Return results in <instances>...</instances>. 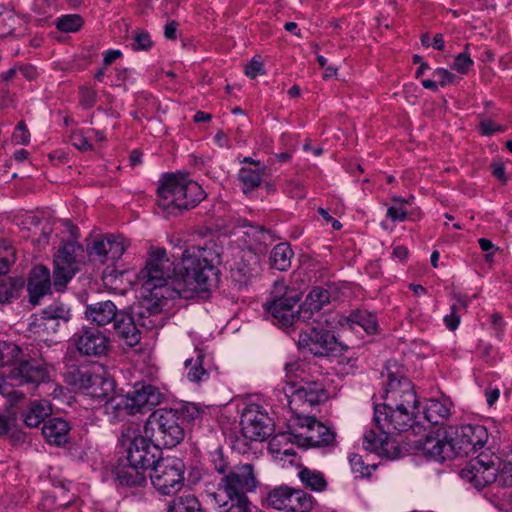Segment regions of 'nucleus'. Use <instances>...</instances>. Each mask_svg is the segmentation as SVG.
<instances>
[{
	"mask_svg": "<svg viewBox=\"0 0 512 512\" xmlns=\"http://www.w3.org/2000/svg\"><path fill=\"white\" fill-rule=\"evenodd\" d=\"M17 296L16 282L11 278L0 279V304L10 303Z\"/></svg>",
	"mask_w": 512,
	"mask_h": 512,
	"instance_id": "obj_46",
	"label": "nucleus"
},
{
	"mask_svg": "<svg viewBox=\"0 0 512 512\" xmlns=\"http://www.w3.org/2000/svg\"><path fill=\"white\" fill-rule=\"evenodd\" d=\"M285 192L295 199H303L306 196L304 184L300 179L287 181Z\"/></svg>",
	"mask_w": 512,
	"mask_h": 512,
	"instance_id": "obj_51",
	"label": "nucleus"
},
{
	"mask_svg": "<svg viewBox=\"0 0 512 512\" xmlns=\"http://www.w3.org/2000/svg\"><path fill=\"white\" fill-rule=\"evenodd\" d=\"M314 498L301 489H293L289 497L286 512H309L312 510Z\"/></svg>",
	"mask_w": 512,
	"mask_h": 512,
	"instance_id": "obj_36",
	"label": "nucleus"
},
{
	"mask_svg": "<svg viewBox=\"0 0 512 512\" xmlns=\"http://www.w3.org/2000/svg\"><path fill=\"white\" fill-rule=\"evenodd\" d=\"M80 95V103L84 108L89 109L93 107L96 103L97 93L94 89L87 86H83L80 88Z\"/></svg>",
	"mask_w": 512,
	"mask_h": 512,
	"instance_id": "obj_54",
	"label": "nucleus"
},
{
	"mask_svg": "<svg viewBox=\"0 0 512 512\" xmlns=\"http://www.w3.org/2000/svg\"><path fill=\"white\" fill-rule=\"evenodd\" d=\"M168 512H204L201 508V504L198 498L189 492L175 497L170 506Z\"/></svg>",
	"mask_w": 512,
	"mask_h": 512,
	"instance_id": "obj_35",
	"label": "nucleus"
},
{
	"mask_svg": "<svg viewBox=\"0 0 512 512\" xmlns=\"http://www.w3.org/2000/svg\"><path fill=\"white\" fill-rule=\"evenodd\" d=\"M52 409L48 401H34L23 414L24 423L28 427H38L51 414Z\"/></svg>",
	"mask_w": 512,
	"mask_h": 512,
	"instance_id": "obj_32",
	"label": "nucleus"
},
{
	"mask_svg": "<svg viewBox=\"0 0 512 512\" xmlns=\"http://www.w3.org/2000/svg\"><path fill=\"white\" fill-rule=\"evenodd\" d=\"M137 432L136 428L127 427L122 433V437L129 442L126 459L129 463L147 471L148 468H153L160 459L161 449L153 439L146 437V435H138ZM124 445H126V442H124Z\"/></svg>",
	"mask_w": 512,
	"mask_h": 512,
	"instance_id": "obj_10",
	"label": "nucleus"
},
{
	"mask_svg": "<svg viewBox=\"0 0 512 512\" xmlns=\"http://www.w3.org/2000/svg\"><path fill=\"white\" fill-rule=\"evenodd\" d=\"M294 252L288 243H279L271 251L270 265L279 271H287L291 267Z\"/></svg>",
	"mask_w": 512,
	"mask_h": 512,
	"instance_id": "obj_33",
	"label": "nucleus"
},
{
	"mask_svg": "<svg viewBox=\"0 0 512 512\" xmlns=\"http://www.w3.org/2000/svg\"><path fill=\"white\" fill-rule=\"evenodd\" d=\"M395 362H388V382L385 395V403L374 408V422L383 425L391 431L402 432L412 426L415 412L418 408V400L412 382L394 372Z\"/></svg>",
	"mask_w": 512,
	"mask_h": 512,
	"instance_id": "obj_2",
	"label": "nucleus"
},
{
	"mask_svg": "<svg viewBox=\"0 0 512 512\" xmlns=\"http://www.w3.org/2000/svg\"><path fill=\"white\" fill-rule=\"evenodd\" d=\"M127 395L136 414L150 410L164 399V395L158 387L146 383L135 384L134 390Z\"/></svg>",
	"mask_w": 512,
	"mask_h": 512,
	"instance_id": "obj_20",
	"label": "nucleus"
},
{
	"mask_svg": "<svg viewBox=\"0 0 512 512\" xmlns=\"http://www.w3.org/2000/svg\"><path fill=\"white\" fill-rule=\"evenodd\" d=\"M104 414L110 423L124 421L128 416L135 415V411L128 395L111 397L105 402Z\"/></svg>",
	"mask_w": 512,
	"mask_h": 512,
	"instance_id": "obj_25",
	"label": "nucleus"
},
{
	"mask_svg": "<svg viewBox=\"0 0 512 512\" xmlns=\"http://www.w3.org/2000/svg\"><path fill=\"white\" fill-rule=\"evenodd\" d=\"M133 316L135 317L137 327L155 329L163 326L161 309L156 303L151 307L140 306Z\"/></svg>",
	"mask_w": 512,
	"mask_h": 512,
	"instance_id": "obj_30",
	"label": "nucleus"
},
{
	"mask_svg": "<svg viewBox=\"0 0 512 512\" xmlns=\"http://www.w3.org/2000/svg\"><path fill=\"white\" fill-rule=\"evenodd\" d=\"M300 299L301 293L298 290L286 286L283 281H276L264 307L281 325L289 327L297 321L313 319L315 312L319 313L329 304L330 292L319 286L313 287L303 305L295 312L293 308Z\"/></svg>",
	"mask_w": 512,
	"mask_h": 512,
	"instance_id": "obj_3",
	"label": "nucleus"
},
{
	"mask_svg": "<svg viewBox=\"0 0 512 512\" xmlns=\"http://www.w3.org/2000/svg\"><path fill=\"white\" fill-rule=\"evenodd\" d=\"M56 28L65 33L77 32L83 25L81 16L77 14L63 15L56 19Z\"/></svg>",
	"mask_w": 512,
	"mask_h": 512,
	"instance_id": "obj_43",
	"label": "nucleus"
},
{
	"mask_svg": "<svg viewBox=\"0 0 512 512\" xmlns=\"http://www.w3.org/2000/svg\"><path fill=\"white\" fill-rule=\"evenodd\" d=\"M240 425L243 436L251 441H263L272 432L271 418L267 413L260 411L257 405L243 411Z\"/></svg>",
	"mask_w": 512,
	"mask_h": 512,
	"instance_id": "obj_17",
	"label": "nucleus"
},
{
	"mask_svg": "<svg viewBox=\"0 0 512 512\" xmlns=\"http://www.w3.org/2000/svg\"><path fill=\"white\" fill-rule=\"evenodd\" d=\"M292 488L288 486H278L270 490L266 497L267 505L280 511L286 512L291 496Z\"/></svg>",
	"mask_w": 512,
	"mask_h": 512,
	"instance_id": "obj_37",
	"label": "nucleus"
},
{
	"mask_svg": "<svg viewBox=\"0 0 512 512\" xmlns=\"http://www.w3.org/2000/svg\"><path fill=\"white\" fill-rule=\"evenodd\" d=\"M294 438L300 446L322 447L335 442V433L314 416L298 415L294 420Z\"/></svg>",
	"mask_w": 512,
	"mask_h": 512,
	"instance_id": "obj_13",
	"label": "nucleus"
},
{
	"mask_svg": "<svg viewBox=\"0 0 512 512\" xmlns=\"http://www.w3.org/2000/svg\"><path fill=\"white\" fill-rule=\"evenodd\" d=\"M474 62L466 52L460 53L454 59L452 68L460 74H467Z\"/></svg>",
	"mask_w": 512,
	"mask_h": 512,
	"instance_id": "obj_50",
	"label": "nucleus"
},
{
	"mask_svg": "<svg viewBox=\"0 0 512 512\" xmlns=\"http://www.w3.org/2000/svg\"><path fill=\"white\" fill-rule=\"evenodd\" d=\"M146 437L159 446L172 448L185 436L183 419L177 409H157L151 413L144 426Z\"/></svg>",
	"mask_w": 512,
	"mask_h": 512,
	"instance_id": "obj_8",
	"label": "nucleus"
},
{
	"mask_svg": "<svg viewBox=\"0 0 512 512\" xmlns=\"http://www.w3.org/2000/svg\"><path fill=\"white\" fill-rule=\"evenodd\" d=\"M433 77L435 78L437 84L442 87L449 83H452L455 79V75L444 68H437L433 72Z\"/></svg>",
	"mask_w": 512,
	"mask_h": 512,
	"instance_id": "obj_56",
	"label": "nucleus"
},
{
	"mask_svg": "<svg viewBox=\"0 0 512 512\" xmlns=\"http://www.w3.org/2000/svg\"><path fill=\"white\" fill-rule=\"evenodd\" d=\"M499 396L500 390L498 388L489 387L485 390L486 401L490 407L499 399Z\"/></svg>",
	"mask_w": 512,
	"mask_h": 512,
	"instance_id": "obj_62",
	"label": "nucleus"
},
{
	"mask_svg": "<svg viewBox=\"0 0 512 512\" xmlns=\"http://www.w3.org/2000/svg\"><path fill=\"white\" fill-rule=\"evenodd\" d=\"M185 464L177 457L160 458L153 466L150 479L152 485L163 495L178 492L184 482Z\"/></svg>",
	"mask_w": 512,
	"mask_h": 512,
	"instance_id": "obj_11",
	"label": "nucleus"
},
{
	"mask_svg": "<svg viewBox=\"0 0 512 512\" xmlns=\"http://www.w3.org/2000/svg\"><path fill=\"white\" fill-rule=\"evenodd\" d=\"M119 312L112 301L106 300L88 304L85 309V316L87 320L97 326H105L114 321Z\"/></svg>",
	"mask_w": 512,
	"mask_h": 512,
	"instance_id": "obj_24",
	"label": "nucleus"
},
{
	"mask_svg": "<svg viewBox=\"0 0 512 512\" xmlns=\"http://www.w3.org/2000/svg\"><path fill=\"white\" fill-rule=\"evenodd\" d=\"M257 485L253 465L238 464L220 478L217 491L211 497L219 512H249L247 493L254 491Z\"/></svg>",
	"mask_w": 512,
	"mask_h": 512,
	"instance_id": "obj_5",
	"label": "nucleus"
},
{
	"mask_svg": "<svg viewBox=\"0 0 512 512\" xmlns=\"http://www.w3.org/2000/svg\"><path fill=\"white\" fill-rule=\"evenodd\" d=\"M27 289L30 302L33 305L38 304L40 299L51 291L49 269L43 265L35 266L31 271Z\"/></svg>",
	"mask_w": 512,
	"mask_h": 512,
	"instance_id": "obj_22",
	"label": "nucleus"
},
{
	"mask_svg": "<svg viewBox=\"0 0 512 512\" xmlns=\"http://www.w3.org/2000/svg\"><path fill=\"white\" fill-rule=\"evenodd\" d=\"M297 346L303 352L324 357L337 351L340 343L330 330L313 326L300 332Z\"/></svg>",
	"mask_w": 512,
	"mask_h": 512,
	"instance_id": "obj_14",
	"label": "nucleus"
},
{
	"mask_svg": "<svg viewBox=\"0 0 512 512\" xmlns=\"http://www.w3.org/2000/svg\"><path fill=\"white\" fill-rule=\"evenodd\" d=\"M42 314L55 320L58 323H67L71 318L70 309L63 303L59 302H55L46 307Z\"/></svg>",
	"mask_w": 512,
	"mask_h": 512,
	"instance_id": "obj_42",
	"label": "nucleus"
},
{
	"mask_svg": "<svg viewBox=\"0 0 512 512\" xmlns=\"http://www.w3.org/2000/svg\"><path fill=\"white\" fill-rule=\"evenodd\" d=\"M80 246L75 242L64 243L54 258L53 285L57 291H63L67 283L74 276L77 266L76 258Z\"/></svg>",
	"mask_w": 512,
	"mask_h": 512,
	"instance_id": "obj_16",
	"label": "nucleus"
},
{
	"mask_svg": "<svg viewBox=\"0 0 512 512\" xmlns=\"http://www.w3.org/2000/svg\"><path fill=\"white\" fill-rule=\"evenodd\" d=\"M263 73V64L259 56L253 57L250 63L245 67V74L252 79Z\"/></svg>",
	"mask_w": 512,
	"mask_h": 512,
	"instance_id": "obj_55",
	"label": "nucleus"
},
{
	"mask_svg": "<svg viewBox=\"0 0 512 512\" xmlns=\"http://www.w3.org/2000/svg\"><path fill=\"white\" fill-rule=\"evenodd\" d=\"M158 207L167 215L196 207L206 197L205 191L187 175L168 174L162 178L157 189Z\"/></svg>",
	"mask_w": 512,
	"mask_h": 512,
	"instance_id": "obj_6",
	"label": "nucleus"
},
{
	"mask_svg": "<svg viewBox=\"0 0 512 512\" xmlns=\"http://www.w3.org/2000/svg\"><path fill=\"white\" fill-rule=\"evenodd\" d=\"M115 475L122 486L140 487L146 483V470L129 463L127 459L117 467Z\"/></svg>",
	"mask_w": 512,
	"mask_h": 512,
	"instance_id": "obj_26",
	"label": "nucleus"
},
{
	"mask_svg": "<svg viewBox=\"0 0 512 512\" xmlns=\"http://www.w3.org/2000/svg\"><path fill=\"white\" fill-rule=\"evenodd\" d=\"M363 447L367 451L390 460L396 459L401 453L399 443L391 431L376 423L374 428L365 432Z\"/></svg>",
	"mask_w": 512,
	"mask_h": 512,
	"instance_id": "obj_15",
	"label": "nucleus"
},
{
	"mask_svg": "<svg viewBox=\"0 0 512 512\" xmlns=\"http://www.w3.org/2000/svg\"><path fill=\"white\" fill-rule=\"evenodd\" d=\"M452 402L448 398L430 399L426 403L424 415L433 425L444 424L451 415Z\"/></svg>",
	"mask_w": 512,
	"mask_h": 512,
	"instance_id": "obj_28",
	"label": "nucleus"
},
{
	"mask_svg": "<svg viewBox=\"0 0 512 512\" xmlns=\"http://www.w3.org/2000/svg\"><path fill=\"white\" fill-rule=\"evenodd\" d=\"M16 260V252L5 239H0V274H6Z\"/></svg>",
	"mask_w": 512,
	"mask_h": 512,
	"instance_id": "obj_40",
	"label": "nucleus"
},
{
	"mask_svg": "<svg viewBox=\"0 0 512 512\" xmlns=\"http://www.w3.org/2000/svg\"><path fill=\"white\" fill-rule=\"evenodd\" d=\"M128 245V241L122 235L106 234L94 239L87 249L91 257L104 264L118 260Z\"/></svg>",
	"mask_w": 512,
	"mask_h": 512,
	"instance_id": "obj_18",
	"label": "nucleus"
},
{
	"mask_svg": "<svg viewBox=\"0 0 512 512\" xmlns=\"http://www.w3.org/2000/svg\"><path fill=\"white\" fill-rule=\"evenodd\" d=\"M196 357L185 360L186 376L190 382L200 383L208 380L209 370L205 367V354L201 350H196Z\"/></svg>",
	"mask_w": 512,
	"mask_h": 512,
	"instance_id": "obj_31",
	"label": "nucleus"
},
{
	"mask_svg": "<svg viewBox=\"0 0 512 512\" xmlns=\"http://www.w3.org/2000/svg\"><path fill=\"white\" fill-rule=\"evenodd\" d=\"M21 349L12 342H0V366L12 365L19 358Z\"/></svg>",
	"mask_w": 512,
	"mask_h": 512,
	"instance_id": "obj_44",
	"label": "nucleus"
},
{
	"mask_svg": "<svg viewBox=\"0 0 512 512\" xmlns=\"http://www.w3.org/2000/svg\"><path fill=\"white\" fill-rule=\"evenodd\" d=\"M66 381L95 399L109 397L115 388L114 380L102 366L73 367L66 374Z\"/></svg>",
	"mask_w": 512,
	"mask_h": 512,
	"instance_id": "obj_9",
	"label": "nucleus"
},
{
	"mask_svg": "<svg viewBox=\"0 0 512 512\" xmlns=\"http://www.w3.org/2000/svg\"><path fill=\"white\" fill-rule=\"evenodd\" d=\"M244 161L254 165L253 167H242L239 171L242 190L247 194L260 186L264 175V168L260 166V162H255L251 158H245Z\"/></svg>",
	"mask_w": 512,
	"mask_h": 512,
	"instance_id": "obj_29",
	"label": "nucleus"
},
{
	"mask_svg": "<svg viewBox=\"0 0 512 512\" xmlns=\"http://www.w3.org/2000/svg\"><path fill=\"white\" fill-rule=\"evenodd\" d=\"M387 218H389L393 222H403L408 217V211L405 209L404 205L396 204L390 206L387 209Z\"/></svg>",
	"mask_w": 512,
	"mask_h": 512,
	"instance_id": "obj_53",
	"label": "nucleus"
},
{
	"mask_svg": "<svg viewBox=\"0 0 512 512\" xmlns=\"http://www.w3.org/2000/svg\"><path fill=\"white\" fill-rule=\"evenodd\" d=\"M70 142L74 147L81 151H88L92 149V144L80 130L72 132L70 135Z\"/></svg>",
	"mask_w": 512,
	"mask_h": 512,
	"instance_id": "obj_52",
	"label": "nucleus"
},
{
	"mask_svg": "<svg viewBox=\"0 0 512 512\" xmlns=\"http://www.w3.org/2000/svg\"><path fill=\"white\" fill-rule=\"evenodd\" d=\"M10 378L20 385L29 383L38 385L49 378L48 366L46 363L22 361L19 366L10 371Z\"/></svg>",
	"mask_w": 512,
	"mask_h": 512,
	"instance_id": "obj_21",
	"label": "nucleus"
},
{
	"mask_svg": "<svg viewBox=\"0 0 512 512\" xmlns=\"http://www.w3.org/2000/svg\"><path fill=\"white\" fill-rule=\"evenodd\" d=\"M487 441L488 431L482 425L449 426L443 431H438L436 437L428 436L423 443V451L431 459L444 462L474 454L483 448Z\"/></svg>",
	"mask_w": 512,
	"mask_h": 512,
	"instance_id": "obj_4",
	"label": "nucleus"
},
{
	"mask_svg": "<svg viewBox=\"0 0 512 512\" xmlns=\"http://www.w3.org/2000/svg\"><path fill=\"white\" fill-rule=\"evenodd\" d=\"M219 264L220 254L214 246L188 248L177 263L166 257L164 249H157L150 253L138 278L142 288L156 299L171 297L170 290L189 298L217 285Z\"/></svg>",
	"mask_w": 512,
	"mask_h": 512,
	"instance_id": "obj_1",
	"label": "nucleus"
},
{
	"mask_svg": "<svg viewBox=\"0 0 512 512\" xmlns=\"http://www.w3.org/2000/svg\"><path fill=\"white\" fill-rule=\"evenodd\" d=\"M480 130L483 135H492L496 132H503L502 126L496 125L492 120H484L480 123Z\"/></svg>",
	"mask_w": 512,
	"mask_h": 512,
	"instance_id": "obj_57",
	"label": "nucleus"
},
{
	"mask_svg": "<svg viewBox=\"0 0 512 512\" xmlns=\"http://www.w3.org/2000/svg\"><path fill=\"white\" fill-rule=\"evenodd\" d=\"M178 23L175 21H171L165 25L164 35L167 39L173 40L176 38Z\"/></svg>",
	"mask_w": 512,
	"mask_h": 512,
	"instance_id": "obj_64",
	"label": "nucleus"
},
{
	"mask_svg": "<svg viewBox=\"0 0 512 512\" xmlns=\"http://www.w3.org/2000/svg\"><path fill=\"white\" fill-rule=\"evenodd\" d=\"M461 477L483 488L496 481L512 487V462L504 461L495 453L483 451L462 469Z\"/></svg>",
	"mask_w": 512,
	"mask_h": 512,
	"instance_id": "obj_7",
	"label": "nucleus"
},
{
	"mask_svg": "<svg viewBox=\"0 0 512 512\" xmlns=\"http://www.w3.org/2000/svg\"><path fill=\"white\" fill-rule=\"evenodd\" d=\"M179 413L184 420V417H188L190 419H196L200 416V410L193 404L184 406Z\"/></svg>",
	"mask_w": 512,
	"mask_h": 512,
	"instance_id": "obj_59",
	"label": "nucleus"
},
{
	"mask_svg": "<svg viewBox=\"0 0 512 512\" xmlns=\"http://www.w3.org/2000/svg\"><path fill=\"white\" fill-rule=\"evenodd\" d=\"M13 139L17 144L26 145L30 141V133L29 131H15Z\"/></svg>",
	"mask_w": 512,
	"mask_h": 512,
	"instance_id": "obj_63",
	"label": "nucleus"
},
{
	"mask_svg": "<svg viewBox=\"0 0 512 512\" xmlns=\"http://www.w3.org/2000/svg\"><path fill=\"white\" fill-rule=\"evenodd\" d=\"M70 426L61 418H52L46 421L42 427V434L48 443L57 446L68 442Z\"/></svg>",
	"mask_w": 512,
	"mask_h": 512,
	"instance_id": "obj_27",
	"label": "nucleus"
},
{
	"mask_svg": "<svg viewBox=\"0 0 512 512\" xmlns=\"http://www.w3.org/2000/svg\"><path fill=\"white\" fill-rule=\"evenodd\" d=\"M77 351L84 356L101 357L110 349L109 338L99 330L84 329L75 338Z\"/></svg>",
	"mask_w": 512,
	"mask_h": 512,
	"instance_id": "obj_19",
	"label": "nucleus"
},
{
	"mask_svg": "<svg viewBox=\"0 0 512 512\" xmlns=\"http://www.w3.org/2000/svg\"><path fill=\"white\" fill-rule=\"evenodd\" d=\"M466 305L467 301L461 298L458 299L457 304L452 305L450 314L444 317V323L449 330L454 331L457 329L460 323V317L456 314V311L459 307L465 308Z\"/></svg>",
	"mask_w": 512,
	"mask_h": 512,
	"instance_id": "obj_47",
	"label": "nucleus"
},
{
	"mask_svg": "<svg viewBox=\"0 0 512 512\" xmlns=\"http://www.w3.org/2000/svg\"><path fill=\"white\" fill-rule=\"evenodd\" d=\"M492 174L502 183H506L507 177L505 174V166L503 163H493L492 164Z\"/></svg>",
	"mask_w": 512,
	"mask_h": 512,
	"instance_id": "obj_61",
	"label": "nucleus"
},
{
	"mask_svg": "<svg viewBox=\"0 0 512 512\" xmlns=\"http://www.w3.org/2000/svg\"><path fill=\"white\" fill-rule=\"evenodd\" d=\"M301 483L315 492H323L327 488V480L322 472L303 467L298 472Z\"/></svg>",
	"mask_w": 512,
	"mask_h": 512,
	"instance_id": "obj_34",
	"label": "nucleus"
},
{
	"mask_svg": "<svg viewBox=\"0 0 512 512\" xmlns=\"http://www.w3.org/2000/svg\"><path fill=\"white\" fill-rule=\"evenodd\" d=\"M230 274L232 281L239 287L247 285L253 276L252 269L242 261L236 262L231 267Z\"/></svg>",
	"mask_w": 512,
	"mask_h": 512,
	"instance_id": "obj_41",
	"label": "nucleus"
},
{
	"mask_svg": "<svg viewBox=\"0 0 512 512\" xmlns=\"http://www.w3.org/2000/svg\"><path fill=\"white\" fill-rule=\"evenodd\" d=\"M18 72H20L24 78L31 81L37 77V70L32 65H22L17 67Z\"/></svg>",
	"mask_w": 512,
	"mask_h": 512,
	"instance_id": "obj_60",
	"label": "nucleus"
},
{
	"mask_svg": "<svg viewBox=\"0 0 512 512\" xmlns=\"http://www.w3.org/2000/svg\"><path fill=\"white\" fill-rule=\"evenodd\" d=\"M0 393L8 396L12 402H18L24 398V393L13 389L6 384L0 386Z\"/></svg>",
	"mask_w": 512,
	"mask_h": 512,
	"instance_id": "obj_58",
	"label": "nucleus"
},
{
	"mask_svg": "<svg viewBox=\"0 0 512 512\" xmlns=\"http://www.w3.org/2000/svg\"><path fill=\"white\" fill-rule=\"evenodd\" d=\"M288 398V406L295 414L304 415L307 408L324 403L328 392L319 381H301L298 385L290 381L289 390L284 388Z\"/></svg>",
	"mask_w": 512,
	"mask_h": 512,
	"instance_id": "obj_12",
	"label": "nucleus"
},
{
	"mask_svg": "<svg viewBox=\"0 0 512 512\" xmlns=\"http://www.w3.org/2000/svg\"><path fill=\"white\" fill-rule=\"evenodd\" d=\"M60 323L55 320L48 318L47 316L41 314L39 318H36L32 323L33 332L37 334L39 337L49 336L51 334H55L58 331Z\"/></svg>",
	"mask_w": 512,
	"mask_h": 512,
	"instance_id": "obj_39",
	"label": "nucleus"
},
{
	"mask_svg": "<svg viewBox=\"0 0 512 512\" xmlns=\"http://www.w3.org/2000/svg\"><path fill=\"white\" fill-rule=\"evenodd\" d=\"M349 463L351 470L356 474V477H369L377 467L376 465H366L362 457L358 454H350Z\"/></svg>",
	"mask_w": 512,
	"mask_h": 512,
	"instance_id": "obj_45",
	"label": "nucleus"
},
{
	"mask_svg": "<svg viewBox=\"0 0 512 512\" xmlns=\"http://www.w3.org/2000/svg\"><path fill=\"white\" fill-rule=\"evenodd\" d=\"M212 463L214 470L217 471L222 476H226L229 473V471L233 468L232 466H230L229 462L224 457L221 449H218L213 454Z\"/></svg>",
	"mask_w": 512,
	"mask_h": 512,
	"instance_id": "obj_49",
	"label": "nucleus"
},
{
	"mask_svg": "<svg viewBox=\"0 0 512 512\" xmlns=\"http://www.w3.org/2000/svg\"><path fill=\"white\" fill-rule=\"evenodd\" d=\"M349 321L362 327L368 334L377 330V320L375 315L367 311H355L349 316Z\"/></svg>",
	"mask_w": 512,
	"mask_h": 512,
	"instance_id": "obj_38",
	"label": "nucleus"
},
{
	"mask_svg": "<svg viewBox=\"0 0 512 512\" xmlns=\"http://www.w3.org/2000/svg\"><path fill=\"white\" fill-rule=\"evenodd\" d=\"M152 46V40L149 33L137 32L132 38L131 47L134 51H146Z\"/></svg>",
	"mask_w": 512,
	"mask_h": 512,
	"instance_id": "obj_48",
	"label": "nucleus"
},
{
	"mask_svg": "<svg viewBox=\"0 0 512 512\" xmlns=\"http://www.w3.org/2000/svg\"><path fill=\"white\" fill-rule=\"evenodd\" d=\"M113 322L116 335L127 346L134 347L140 342L141 332L132 314L120 311Z\"/></svg>",
	"mask_w": 512,
	"mask_h": 512,
	"instance_id": "obj_23",
	"label": "nucleus"
}]
</instances>
